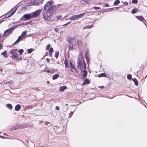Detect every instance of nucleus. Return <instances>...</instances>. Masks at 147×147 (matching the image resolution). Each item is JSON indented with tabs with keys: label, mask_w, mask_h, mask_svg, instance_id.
<instances>
[{
	"label": "nucleus",
	"mask_w": 147,
	"mask_h": 147,
	"mask_svg": "<svg viewBox=\"0 0 147 147\" xmlns=\"http://www.w3.org/2000/svg\"><path fill=\"white\" fill-rule=\"evenodd\" d=\"M67 40L69 43L70 44L69 45V50L72 51L74 49L76 48V47L77 46L76 42L74 38L68 37L67 38Z\"/></svg>",
	"instance_id": "nucleus-1"
},
{
	"label": "nucleus",
	"mask_w": 147,
	"mask_h": 147,
	"mask_svg": "<svg viewBox=\"0 0 147 147\" xmlns=\"http://www.w3.org/2000/svg\"><path fill=\"white\" fill-rule=\"evenodd\" d=\"M77 63L78 68H80L82 67V69H83L84 67L86 66L84 61L83 59L82 56L80 55L78 56L77 59Z\"/></svg>",
	"instance_id": "nucleus-2"
},
{
	"label": "nucleus",
	"mask_w": 147,
	"mask_h": 147,
	"mask_svg": "<svg viewBox=\"0 0 147 147\" xmlns=\"http://www.w3.org/2000/svg\"><path fill=\"white\" fill-rule=\"evenodd\" d=\"M43 17L44 19L48 22H51L53 20V17L51 15L49 16L47 13H44Z\"/></svg>",
	"instance_id": "nucleus-3"
},
{
	"label": "nucleus",
	"mask_w": 147,
	"mask_h": 147,
	"mask_svg": "<svg viewBox=\"0 0 147 147\" xmlns=\"http://www.w3.org/2000/svg\"><path fill=\"white\" fill-rule=\"evenodd\" d=\"M85 14V13H83L80 14L74 15L71 16L69 19L71 20H77L83 17Z\"/></svg>",
	"instance_id": "nucleus-4"
},
{
	"label": "nucleus",
	"mask_w": 147,
	"mask_h": 147,
	"mask_svg": "<svg viewBox=\"0 0 147 147\" xmlns=\"http://www.w3.org/2000/svg\"><path fill=\"white\" fill-rule=\"evenodd\" d=\"M21 25H19L18 26H17L16 27L12 26L11 28L5 30L4 33L3 34V36H7L12 31L14 30L15 28H16L17 27Z\"/></svg>",
	"instance_id": "nucleus-5"
},
{
	"label": "nucleus",
	"mask_w": 147,
	"mask_h": 147,
	"mask_svg": "<svg viewBox=\"0 0 147 147\" xmlns=\"http://www.w3.org/2000/svg\"><path fill=\"white\" fill-rule=\"evenodd\" d=\"M86 68V66L84 67L83 69H82V67L80 68L82 72V76L81 78L82 79H84L87 77V72L85 70Z\"/></svg>",
	"instance_id": "nucleus-6"
},
{
	"label": "nucleus",
	"mask_w": 147,
	"mask_h": 147,
	"mask_svg": "<svg viewBox=\"0 0 147 147\" xmlns=\"http://www.w3.org/2000/svg\"><path fill=\"white\" fill-rule=\"evenodd\" d=\"M32 17L31 14H25L21 18L22 21H25L30 19Z\"/></svg>",
	"instance_id": "nucleus-7"
},
{
	"label": "nucleus",
	"mask_w": 147,
	"mask_h": 147,
	"mask_svg": "<svg viewBox=\"0 0 147 147\" xmlns=\"http://www.w3.org/2000/svg\"><path fill=\"white\" fill-rule=\"evenodd\" d=\"M41 11L40 10H38L36 11L35 12L31 13L32 18H36L38 17L40 15Z\"/></svg>",
	"instance_id": "nucleus-8"
},
{
	"label": "nucleus",
	"mask_w": 147,
	"mask_h": 147,
	"mask_svg": "<svg viewBox=\"0 0 147 147\" xmlns=\"http://www.w3.org/2000/svg\"><path fill=\"white\" fill-rule=\"evenodd\" d=\"M51 1L48 2L44 6V9L47 10V12L52 6L51 4Z\"/></svg>",
	"instance_id": "nucleus-9"
},
{
	"label": "nucleus",
	"mask_w": 147,
	"mask_h": 147,
	"mask_svg": "<svg viewBox=\"0 0 147 147\" xmlns=\"http://www.w3.org/2000/svg\"><path fill=\"white\" fill-rule=\"evenodd\" d=\"M55 12L56 7L54 6H53L51 7L47 12L50 13L51 14H53L55 13Z\"/></svg>",
	"instance_id": "nucleus-10"
},
{
	"label": "nucleus",
	"mask_w": 147,
	"mask_h": 147,
	"mask_svg": "<svg viewBox=\"0 0 147 147\" xmlns=\"http://www.w3.org/2000/svg\"><path fill=\"white\" fill-rule=\"evenodd\" d=\"M11 53L12 55V58L13 59H17L18 57V54L15 51L13 50L11 51Z\"/></svg>",
	"instance_id": "nucleus-11"
},
{
	"label": "nucleus",
	"mask_w": 147,
	"mask_h": 147,
	"mask_svg": "<svg viewBox=\"0 0 147 147\" xmlns=\"http://www.w3.org/2000/svg\"><path fill=\"white\" fill-rule=\"evenodd\" d=\"M55 71V69H53L52 68L50 69L47 68L45 69V72L52 74Z\"/></svg>",
	"instance_id": "nucleus-12"
},
{
	"label": "nucleus",
	"mask_w": 147,
	"mask_h": 147,
	"mask_svg": "<svg viewBox=\"0 0 147 147\" xmlns=\"http://www.w3.org/2000/svg\"><path fill=\"white\" fill-rule=\"evenodd\" d=\"M17 9V7H14L11 10V13H10V16H11L14 14V13L15 12Z\"/></svg>",
	"instance_id": "nucleus-13"
},
{
	"label": "nucleus",
	"mask_w": 147,
	"mask_h": 147,
	"mask_svg": "<svg viewBox=\"0 0 147 147\" xmlns=\"http://www.w3.org/2000/svg\"><path fill=\"white\" fill-rule=\"evenodd\" d=\"M24 38V37H23L22 36H20L16 41L14 42V43L18 42L22 40Z\"/></svg>",
	"instance_id": "nucleus-14"
},
{
	"label": "nucleus",
	"mask_w": 147,
	"mask_h": 147,
	"mask_svg": "<svg viewBox=\"0 0 147 147\" xmlns=\"http://www.w3.org/2000/svg\"><path fill=\"white\" fill-rule=\"evenodd\" d=\"M136 18L142 22L144 20V19L142 16H136Z\"/></svg>",
	"instance_id": "nucleus-15"
},
{
	"label": "nucleus",
	"mask_w": 147,
	"mask_h": 147,
	"mask_svg": "<svg viewBox=\"0 0 147 147\" xmlns=\"http://www.w3.org/2000/svg\"><path fill=\"white\" fill-rule=\"evenodd\" d=\"M21 107L20 105H16L15 107V110L16 111H18L21 109Z\"/></svg>",
	"instance_id": "nucleus-16"
},
{
	"label": "nucleus",
	"mask_w": 147,
	"mask_h": 147,
	"mask_svg": "<svg viewBox=\"0 0 147 147\" xmlns=\"http://www.w3.org/2000/svg\"><path fill=\"white\" fill-rule=\"evenodd\" d=\"M39 1L38 0H34L33 1V4L35 5H38L39 4Z\"/></svg>",
	"instance_id": "nucleus-17"
},
{
	"label": "nucleus",
	"mask_w": 147,
	"mask_h": 147,
	"mask_svg": "<svg viewBox=\"0 0 147 147\" xmlns=\"http://www.w3.org/2000/svg\"><path fill=\"white\" fill-rule=\"evenodd\" d=\"M70 65L71 68L74 70H75L76 71V69L74 65L71 62H70Z\"/></svg>",
	"instance_id": "nucleus-18"
},
{
	"label": "nucleus",
	"mask_w": 147,
	"mask_h": 147,
	"mask_svg": "<svg viewBox=\"0 0 147 147\" xmlns=\"http://www.w3.org/2000/svg\"><path fill=\"white\" fill-rule=\"evenodd\" d=\"M67 87L66 86H61L59 90L60 91H63L64 90L67 88Z\"/></svg>",
	"instance_id": "nucleus-19"
},
{
	"label": "nucleus",
	"mask_w": 147,
	"mask_h": 147,
	"mask_svg": "<svg viewBox=\"0 0 147 147\" xmlns=\"http://www.w3.org/2000/svg\"><path fill=\"white\" fill-rule=\"evenodd\" d=\"M89 83L90 81L89 80L87 79H86L83 83V85H85L86 84H89Z\"/></svg>",
	"instance_id": "nucleus-20"
},
{
	"label": "nucleus",
	"mask_w": 147,
	"mask_h": 147,
	"mask_svg": "<svg viewBox=\"0 0 147 147\" xmlns=\"http://www.w3.org/2000/svg\"><path fill=\"white\" fill-rule=\"evenodd\" d=\"M64 64L65 65V66L66 67H69V65L68 63V61L67 59H65Z\"/></svg>",
	"instance_id": "nucleus-21"
},
{
	"label": "nucleus",
	"mask_w": 147,
	"mask_h": 147,
	"mask_svg": "<svg viewBox=\"0 0 147 147\" xmlns=\"http://www.w3.org/2000/svg\"><path fill=\"white\" fill-rule=\"evenodd\" d=\"M77 46H82V41H81V40H77Z\"/></svg>",
	"instance_id": "nucleus-22"
},
{
	"label": "nucleus",
	"mask_w": 147,
	"mask_h": 147,
	"mask_svg": "<svg viewBox=\"0 0 147 147\" xmlns=\"http://www.w3.org/2000/svg\"><path fill=\"white\" fill-rule=\"evenodd\" d=\"M59 77V75L58 74H55L53 75L52 77V79L53 80H55L57 78Z\"/></svg>",
	"instance_id": "nucleus-23"
},
{
	"label": "nucleus",
	"mask_w": 147,
	"mask_h": 147,
	"mask_svg": "<svg viewBox=\"0 0 147 147\" xmlns=\"http://www.w3.org/2000/svg\"><path fill=\"white\" fill-rule=\"evenodd\" d=\"M7 107L10 110H11L12 109V105L10 104H7L6 105Z\"/></svg>",
	"instance_id": "nucleus-24"
},
{
	"label": "nucleus",
	"mask_w": 147,
	"mask_h": 147,
	"mask_svg": "<svg viewBox=\"0 0 147 147\" xmlns=\"http://www.w3.org/2000/svg\"><path fill=\"white\" fill-rule=\"evenodd\" d=\"M1 54L3 55V56L5 57H7L8 56L7 54L5 51L2 53Z\"/></svg>",
	"instance_id": "nucleus-25"
},
{
	"label": "nucleus",
	"mask_w": 147,
	"mask_h": 147,
	"mask_svg": "<svg viewBox=\"0 0 147 147\" xmlns=\"http://www.w3.org/2000/svg\"><path fill=\"white\" fill-rule=\"evenodd\" d=\"M132 80L134 82L136 86H138V82L136 78H133L132 79Z\"/></svg>",
	"instance_id": "nucleus-26"
},
{
	"label": "nucleus",
	"mask_w": 147,
	"mask_h": 147,
	"mask_svg": "<svg viewBox=\"0 0 147 147\" xmlns=\"http://www.w3.org/2000/svg\"><path fill=\"white\" fill-rule=\"evenodd\" d=\"M98 77L99 78L101 77H106V74L104 73H102V74H100L98 75Z\"/></svg>",
	"instance_id": "nucleus-27"
},
{
	"label": "nucleus",
	"mask_w": 147,
	"mask_h": 147,
	"mask_svg": "<svg viewBox=\"0 0 147 147\" xmlns=\"http://www.w3.org/2000/svg\"><path fill=\"white\" fill-rule=\"evenodd\" d=\"M59 55V52L58 51H56L55 53L54 56L56 58H57Z\"/></svg>",
	"instance_id": "nucleus-28"
},
{
	"label": "nucleus",
	"mask_w": 147,
	"mask_h": 147,
	"mask_svg": "<svg viewBox=\"0 0 147 147\" xmlns=\"http://www.w3.org/2000/svg\"><path fill=\"white\" fill-rule=\"evenodd\" d=\"M120 3V1L119 0H116L114 2V4L115 5H117Z\"/></svg>",
	"instance_id": "nucleus-29"
},
{
	"label": "nucleus",
	"mask_w": 147,
	"mask_h": 147,
	"mask_svg": "<svg viewBox=\"0 0 147 147\" xmlns=\"http://www.w3.org/2000/svg\"><path fill=\"white\" fill-rule=\"evenodd\" d=\"M33 51V49H28L27 50L28 53H31Z\"/></svg>",
	"instance_id": "nucleus-30"
},
{
	"label": "nucleus",
	"mask_w": 147,
	"mask_h": 147,
	"mask_svg": "<svg viewBox=\"0 0 147 147\" xmlns=\"http://www.w3.org/2000/svg\"><path fill=\"white\" fill-rule=\"evenodd\" d=\"M137 11V9H134L132 11H131V13H136Z\"/></svg>",
	"instance_id": "nucleus-31"
},
{
	"label": "nucleus",
	"mask_w": 147,
	"mask_h": 147,
	"mask_svg": "<svg viewBox=\"0 0 147 147\" xmlns=\"http://www.w3.org/2000/svg\"><path fill=\"white\" fill-rule=\"evenodd\" d=\"M18 52L20 55H22V53L24 52V50L22 49H20L19 50Z\"/></svg>",
	"instance_id": "nucleus-32"
},
{
	"label": "nucleus",
	"mask_w": 147,
	"mask_h": 147,
	"mask_svg": "<svg viewBox=\"0 0 147 147\" xmlns=\"http://www.w3.org/2000/svg\"><path fill=\"white\" fill-rule=\"evenodd\" d=\"M26 33L27 32L26 31H24L22 33L21 36H22L23 37H24L26 34Z\"/></svg>",
	"instance_id": "nucleus-33"
},
{
	"label": "nucleus",
	"mask_w": 147,
	"mask_h": 147,
	"mask_svg": "<svg viewBox=\"0 0 147 147\" xmlns=\"http://www.w3.org/2000/svg\"><path fill=\"white\" fill-rule=\"evenodd\" d=\"M127 77L128 79L130 80L131 78V74H128L127 76Z\"/></svg>",
	"instance_id": "nucleus-34"
},
{
	"label": "nucleus",
	"mask_w": 147,
	"mask_h": 147,
	"mask_svg": "<svg viewBox=\"0 0 147 147\" xmlns=\"http://www.w3.org/2000/svg\"><path fill=\"white\" fill-rule=\"evenodd\" d=\"M53 51V49L52 47H51L49 49V53H52Z\"/></svg>",
	"instance_id": "nucleus-35"
},
{
	"label": "nucleus",
	"mask_w": 147,
	"mask_h": 147,
	"mask_svg": "<svg viewBox=\"0 0 147 147\" xmlns=\"http://www.w3.org/2000/svg\"><path fill=\"white\" fill-rule=\"evenodd\" d=\"M51 45L50 44H48L47 45V46H46V50H48L49 49V48L50 47Z\"/></svg>",
	"instance_id": "nucleus-36"
},
{
	"label": "nucleus",
	"mask_w": 147,
	"mask_h": 147,
	"mask_svg": "<svg viewBox=\"0 0 147 147\" xmlns=\"http://www.w3.org/2000/svg\"><path fill=\"white\" fill-rule=\"evenodd\" d=\"M138 2V0H133L132 1V3H137Z\"/></svg>",
	"instance_id": "nucleus-37"
},
{
	"label": "nucleus",
	"mask_w": 147,
	"mask_h": 147,
	"mask_svg": "<svg viewBox=\"0 0 147 147\" xmlns=\"http://www.w3.org/2000/svg\"><path fill=\"white\" fill-rule=\"evenodd\" d=\"M12 80H11L9 81H8V82H5V84H6L7 83H9V84H12Z\"/></svg>",
	"instance_id": "nucleus-38"
},
{
	"label": "nucleus",
	"mask_w": 147,
	"mask_h": 147,
	"mask_svg": "<svg viewBox=\"0 0 147 147\" xmlns=\"http://www.w3.org/2000/svg\"><path fill=\"white\" fill-rule=\"evenodd\" d=\"M93 8L96 10L98 9H100V8L99 7H96V6L94 7Z\"/></svg>",
	"instance_id": "nucleus-39"
},
{
	"label": "nucleus",
	"mask_w": 147,
	"mask_h": 147,
	"mask_svg": "<svg viewBox=\"0 0 147 147\" xmlns=\"http://www.w3.org/2000/svg\"><path fill=\"white\" fill-rule=\"evenodd\" d=\"M62 17V16L61 15H59L57 16L56 17V18L57 19H59L61 18Z\"/></svg>",
	"instance_id": "nucleus-40"
},
{
	"label": "nucleus",
	"mask_w": 147,
	"mask_h": 147,
	"mask_svg": "<svg viewBox=\"0 0 147 147\" xmlns=\"http://www.w3.org/2000/svg\"><path fill=\"white\" fill-rule=\"evenodd\" d=\"M55 109L56 110H59V107H58L57 106H56V107H55Z\"/></svg>",
	"instance_id": "nucleus-41"
},
{
	"label": "nucleus",
	"mask_w": 147,
	"mask_h": 147,
	"mask_svg": "<svg viewBox=\"0 0 147 147\" xmlns=\"http://www.w3.org/2000/svg\"><path fill=\"white\" fill-rule=\"evenodd\" d=\"M51 123L48 121H47L45 123V125H48L49 124H50Z\"/></svg>",
	"instance_id": "nucleus-42"
},
{
	"label": "nucleus",
	"mask_w": 147,
	"mask_h": 147,
	"mask_svg": "<svg viewBox=\"0 0 147 147\" xmlns=\"http://www.w3.org/2000/svg\"><path fill=\"white\" fill-rule=\"evenodd\" d=\"M54 30L55 32H57L58 31V29L56 28H54Z\"/></svg>",
	"instance_id": "nucleus-43"
},
{
	"label": "nucleus",
	"mask_w": 147,
	"mask_h": 147,
	"mask_svg": "<svg viewBox=\"0 0 147 147\" xmlns=\"http://www.w3.org/2000/svg\"><path fill=\"white\" fill-rule=\"evenodd\" d=\"M70 23V22H69L68 23L63 25V26H66L68 24H69Z\"/></svg>",
	"instance_id": "nucleus-44"
},
{
	"label": "nucleus",
	"mask_w": 147,
	"mask_h": 147,
	"mask_svg": "<svg viewBox=\"0 0 147 147\" xmlns=\"http://www.w3.org/2000/svg\"><path fill=\"white\" fill-rule=\"evenodd\" d=\"M83 1L84 2H85L86 3H88L89 1H88V0H83Z\"/></svg>",
	"instance_id": "nucleus-45"
},
{
	"label": "nucleus",
	"mask_w": 147,
	"mask_h": 147,
	"mask_svg": "<svg viewBox=\"0 0 147 147\" xmlns=\"http://www.w3.org/2000/svg\"><path fill=\"white\" fill-rule=\"evenodd\" d=\"M71 71L72 72L71 74H73V75H74L75 74V72L74 71H73V70H71Z\"/></svg>",
	"instance_id": "nucleus-46"
},
{
	"label": "nucleus",
	"mask_w": 147,
	"mask_h": 147,
	"mask_svg": "<svg viewBox=\"0 0 147 147\" xmlns=\"http://www.w3.org/2000/svg\"><path fill=\"white\" fill-rule=\"evenodd\" d=\"M10 13L8 12V13L6 15V16L8 15L7 18H9V17H10L11 16H10V14H9Z\"/></svg>",
	"instance_id": "nucleus-47"
},
{
	"label": "nucleus",
	"mask_w": 147,
	"mask_h": 147,
	"mask_svg": "<svg viewBox=\"0 0 147 147\" xmlns=\"http://www.w3.org/2000/svg\"><path fill=\"white\" fill-rule=\"evenodd\" d=\"M46 60H47V61L48 63H49L50 61V59L49 58H47L46 59Z\"/></svg>",
	"instance_id": "nucleus-48"
},
{
	"label": "nucleus",
	"mask_w": 147,
	"mask_h": 147,
	"mask_svg": "<svg viewBox=\"0 0 147 147\" xmlns=\"http://www.w3.org/2000/svg\"><path fill=\"white\" fill-rule=\"evenodd\" d=\"M92 27L91 26H87V28H90Z\"/></svg>",
	"instance_id": "nucleus-49"
},
{
	"label": "nucleus",
	"mask_w": 147,
	"mask_h": 147,
	"mask_svg": "<svg viewBox=\"0 0 147 147\" xmlns=\"http://www.w3.org/2000/svg\"><path fill=\"white\" fill-rule=\"evenodd\" d=\"M2 47V45L0 43V49H1Z\"/></svg>",
	"instance_id": "nucleus-50"
},
{
	"label": "nucleus",
	"mask_w": 147,
	"mask_h": 147,
	"mask_svg": "<svg viewBox=\"0 0 147 147\" xmlns=\"http://www.w3.org/2000/svg\"><path fill=\"white\" fill-rule=\"evenodd\" d=\"M109 5L108 4H106L105 5H104V7H108Z\"/></svg>",
	"instance_id": "nucleus-51"
},
{
	"label": "nucleus",
	"mask_w": 147,
	"mask_h": 147,
	"mask_svg": "<svg viewBox=\"0 0 147 147\" xmlns=\"http://www.w3.org/2000/svg\"><path fill=\"white\" fill-rule=\"evenodd\" d=\"M50 56L51 57L52 56V53H49Z\"/></svg>",
	"instance_id": "nucleus-52"
},
{
	"label": "nucleus",
	"mask_w": 147,
	"mask_h": 147,
	"mask_svg": "<svg viewBox=\"0 0 147 147\" xmlns=\"http://www.w3.org/2000/svg\"><path fill=\"white\" fill-rule=\"evenodd\" d=\"M124 4L127 5H128V3L127 2H125Z\"/></svg>",
	"instance_id": "nucleus-53"
},
{
	"label": "nucleus",
	"mask_w": 147,
	"mask_h": 147,
	"mask_svg": "<svg viewBox=\"0 0 147 147\" xmlns=\"http://www.w3.org/2000/svg\"><path fill=\"white\" fill-rule=\"evenodd\" d=\"M65 105H66V106H67L68 105V104H65Z\"/></svg>",
	"instance_id": "nucleus-54"
},
{
	"label": "nucleus",
	"mask_w": 147,
	"mask_h": 147,
	"mask_svg": "<svg viewBox=\"0 0 147 147\" xmlns=\"http://www.w3.org/2000/svg\"><path fill=\"white\" fill-rule=\"evenodd\" d=\"M117 8H115V10L116 9H117Z\"/></svg>",
	"instance_id": "nucleus-55"
}]
</instances>
